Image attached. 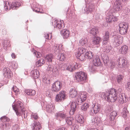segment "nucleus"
Returning a JSON list of instances; mask_svg holds the SVG:
<instances>
[{
    "label": "nucleus",
    "instance_id": "obj_1",
    "mask_svg": "<svg viewBox=\"0 0 130 130\" xmlns=\"http://www.w3.org/2000/svg\"><path fill=\"white\" fill-rule=\"evenodd\" d=\"M69 95L70 98L76 97V103L79 105L86 100L87 93L86 92H82L77 94V92L75 89L71 88L69 91Z\"/></svg>",
    "mask_w": 130,
    "mask_h": 130
},
{
    "label": "nucleus",
    "instance_id": "obj_2",
    "mask_svg": "<svg viewBox=\"0 0 130 130\" xmlns=\"http://www.w3.org/2000/svg\"><path fill=\"white\" fill-rule=\"evenodd\" d=\"M103 99H105L108 102H114L117 100L116 90L115 89H111L105 93H102L100 94Z\"/></svg>",
    "mask_w": 130,
    "mask_h": 130
},
{
    "label": "nucleus",
    "instance_id": "obj_3",
    "mask_svg": "<svg viewBox=\"0 0 130 130\" xmlns=\"http://www.w3.org/2000/svg\"><path fill=\"white\" fill-rule=\"evenodd\" d=\"M4 3V8L7 10H9L11 9L13 10L17 9L21 5L20 2H14L10 4L8 1Z\"/></svg>",
    "mask_w": 130,
    "mask_h": 130
},
{
    "label": "nucleus",
    "instance_id": "obj_4",
    "mask_svg": "<svg viewBox=\"0 0 130 130\" xmlns=\"http://www.w3.org/2000/svg\"><path fill=\"white\" fill-rule=\"evenodd\" d=\"M87 77L86 74L85 73L83 72H80L76 74L74 79L77 82L83 83L86 81Z\"/></svg>",
    "mask_w": 130,
    "mask_h": 130
},
{
    "label": "nucleus",
    "instance_id": "obj_5",
    "mask_svg": "<svg viewBox=\"0 0 130 130\" xmlns=\"http://www.w3.org/2000/svg\"><path fill=\"white\" fill-rule=\"evenodd\" d=\"M23 104L20 101H18L15 104H12L13 109L17 116H20L21 112L23 111Z\"/></svg>",
    "mask_w": 130,
    "mask_h": 130
},
{
    "label": "nucleus",
    "instance_id": "obj_6",
    "mask_svg": "<svg viewBox=\"0 0 130 130\" xmlns=\"http://www.w3.org/2000/svg\"><path fill=\"white\" fill-rule=\"evenodd\" d=\"M118 30L119 33L121 35H125L127 32V29L129 27L128 24L125 22L120 23L119 25Z\"/></svg>",
    "mask_w": 130,
    "mask_h": 130
},
{
    "label": "nucleus",
    "instance_id": "obj_7",
    "mask_svg": "<svg viewBox=\"0 0 130 130\" xmlns=\"http://www.w3.org/2000/svg\"><path fill=\"white\" fill-rule=\"evenodd\" d=\"M1 121L2 122L0 124V126L3 128H6L10 125V119L6 116H3L0 118Z\"/></svg>",
    "mask_w": 130,
    "mask_h": 130
},
{
    "label": "nucleus",
    "instance_id": "obj_8",
    "mask_svg": "<svg viewBox=\"0 0 130 130\" xmlns=\"http://www.w3.org/2000/svg\"><path fill=\"white\" fill-rule=\"evenodd\" d=\"M113 12V9H110L107 12V16L106 18V21L107 22L110 23L113 21L115 22L117 21V18L113 16L112 14Z\"/></svg>",
    "mask_w": 130,
    "mask_h": 130
},
{
    "label": "nucleus",
    "instance_id": "obj_9",
    "mask_svg": "<svg viewBox=\"0 0 130 130\" xmlns=\"http://www.w3.org/2000/svg\"><path fill=\"white\" fill-rule=\"evenodd\" d=\"M92 107L93 109H91L89 112L91 116L97 113L100 110L101 106L100 104L95 103L92 105Z\"/></svg>",
    "mask_w": 130,
    "mask_h": 130
},
{
    "label": "nucleus",
    "instance_id": "obj_10",
    "mask_svg": "<svg viewBox=\"0 0 130 130\" xmlns=\"http://www.w3.org/2000/svg\"><path fill=\"white\" fill-rule=\"evenodd\" d=\"M60 117L63 118H65L66 122L69 125H71L72 124V121L73 119L71 117H68L66 114L61 113L57 114V118Z\"/></svg>",
    "mask_w": 130,
    "mask_h": 130
},
{
    "label": "nucleus",
    "instance_id": "obj_11",
    "mask_svg": "<svg viewBox=\"0 0 130 130\" xmlns=\"http://www.w3.org/2000/svg\"><path fill=\"white\" fill-rule=\"evenodd\" d=\"M118 65L119 67L123 68L127 64V61L124 58L121 57L118 60Z\"/></svg>",
    "mask_w": 130,
    "mask_h": 130
},
{
    "label": "nucleus",
    "instance_id": "obj_12",
    "mask_svg": "<svg viewBox=\"0 0 130 130\" xmlns=\"http://www.w3.org/2000/svg\"><path fill=\"white\" fill-rule=\"evenodd\" d=\"M123 39L122 37L119 35L116 36L114 37V42L115 45L118 46L122 43Z\"/></svg>",
    "mask_w": 130,
    "mask_h": 130
},
{
    "label": "nucleus",
    "instance_id": "obj_13",
    "mask_svg": "<svg viewBox=\"0 0 130 130\" xmlns=\"http://www.w3.org/2000/svg\"><path fill=\"white\" fill-rule=\"evenodd\" d=\"M67 95L64 91H60L57 94V101L60 102L66 99Z\"/></svg>",
    "mask_w": 130,
    "mask_h": 130
},
{
    "label": "nucleus",
    "instance_id": "obj_14",
    "mask_svg": "<svg viewBox=\"0 0 130 130\" xmlns=\"http://www.w3.org/2000/svg\"><path fill=\"white\" fill-rule=\"evenodd\" d=\"M3 75L6 78H10L11 76L12 73L11 70L8 68H5L3 69Z\"/></svg>",
    "mask_w": 130,
    "mask_h": 130
},
{
    "label": "nucleus",
    "instance_id": "obj_15",
    "mask_svg": "<svg viewBox=\"0 0 130 130\" xmlns=\"http://www.w3.org/2000/svg\"><path fill=\"white\" fill-rule=\"evenodd\" d=\"M60 34L64 39H67L69 36L70 32L69 30L64 29L60 31Z\"/></svg>",
    "mask_w": 130,
    "mask_h": 130
},
{
    "label": "nucleus",
    "instance_id": "obj_16",
    "mask_svg": "<svg viewBox=\"0 0 130 130\" xmlns=\"http://www.w3.org/2000/svg\"><path fill=\"white\" fill-rule=\"evenodd\" d=\"M31 126L33 130H39L41 128L40 123L37 121H34Z\"/></svg>",
    "mask_w": 130,
    "mask_h": 130
},
{
    "label": "nucleus",
    "instance_id": "obj_17",
    "mask_svg": "<svg viewBox=\"0 0 130 130\" xmlns=\"http://www.w3.org/2000/svg\"><path fill=\"white\" fill-rule=\"evenodd\" d=\"M109 37V32L108 31H106L105 35L103 37L102 43L103 45H105L107 43L108 41Z\"/></svg>",
    "mask_w": 130,
    "mask_h": 130
},
{
    "label": "nucleus",
    "instance_id": "obj_18",
    "mask_svg": "<svg viewBox=\"0 0 130 130\" xmlns=\"http://www.w3.org/2000/svg\"><path fill=\"white\" fill-rule=\"evenodd\" d=\"M101 41V38L99 37L94 38L91 45L93 46L99 45Z\"/></svg>",
    "mask_w": 130,
    "mask_h": 130
},
{
    "label": "nucleus",
    "instance_id": "obj_19",
    "mask_svg": "<svg viewBox=\"0 0 130 130\" xmlns=\"http://www.w3.org/2000/svg\"><path fill=\"white\" fill-rule=\"evenodd\" d=\"M93 64L95 66H98L100 65L101 62L98 56H96L93 59Z\"/></svg>",
    "mask_w": 130,
    "mask_h": 130
},
{
    "label": "nucleus",
    "instance_id": "obj_20",
    "mask_svg": "<svg viewBox=\"0 0 130 130\" xmlns=\"http://www.w3.org/2000/svg\"><path fill=\"white\" fill-rule=\"evenodd\" d=\"M55 108V106L53 105L48 104L46 106V109L48 112L51 113L54 112Z\"/></svg>",
    "mask_w": 130,
    "mask_h": 130
},
{
    "label": "nucleus",
    "instance_id": "obj_21",
    "mask_svg": "<svg viewBox=\"0 0 130 130\" xmlns=\"http://www.w3.org/2000/svg\"><path fill=\"white\" fill-rule=\"evenodd\" d=\"M31 74V76L35 79H37L39 76V72L37 70H34L32 71Z\"/></svg>",
    "mask_w": 130,
    "mask_h": 130
},
{
    "label": "nucleus",
    "instance_id": "obj_22",
    "mask_svg": "<svg viewBox=\"0 0 130 130\" xmlns=\"http://www.w3.org/2000/svg\"><path fill=\"white\" fill-rule=\"evenodd\" d=\"M79 44L81 46L87 47L88 46L87 40L85 38H82L79 41Z\"/></svg>",
    "mask_w": 130,
    "mask_h": 130
},
{
    "label": "nucleus",
    "instance_id": "obj_23",
    "mask_svg": "<svg viewBox=\"0 0 130 130\" xmlns=\"http://www.w3.org/2000/svg\"><path fill=\"white\" fill-rule=\"evenodd\" d=\"M76 105L75 102H72L71 103V109L70 111V115H72L74 114V112L76 110Z\"/></svg>",
    "mask_w": 130,
    "mask_h": 130
},
{
    "label": "nucleus",
    "instance_id": "obj_24",
    "mask_svg": "<svg viewBox=\"0 0 130 130\" xmlns=\"http://www.w3.org/2000/svg\"><path fill=\"white\" fill-rule=\"evenodd\" d=\"M128 48L126 45L122 46L120 49V52L121 54H125L128 52Z\"/></svg>",
    "mask_w": 130,
    "mask_h": 130
},
{
    "label": "nucleus",
    "instance_id": "obj_25",
    "mask_svg": "<svg viewBox=\"0 0 130 130\" xmlns=\"http://www.w3.org/2000/svg\"><path fill=\"white\" fill-rule=\"evenodd\" d=\"M38 5L37 3L34 2L33 4L31 5V8L33 11H35L36 12H40L39 10V9L38 8Z\"/></svg>",
    "mask_w": 130,
    "mask_h": 130
},
{
    "label": "nucleus",
    "instance_id": "obj_26",
    "mask_svg": "<svg viewBox=\"0 0 130 130\" xmlns=\"http://www.w3.org/2000/svg\"><path fill=\"white\" fill-rule=\"evenodd\" d=\"M25 92L26 94L30 96H33L35 95L36 92L34 90L26 89Z\"/></svg>",
    "mask_w": 130,
    "mask_h": 130
},
{
    "label": "nucleus",
    "instance_id": "obj_27",
    "mask_svg": "<svg viewBox=\"0 0 130 130\" xmlns=\"http://www.w3.org/2000/svg\"><path fill=\"white\" fill-rule=\"evenodd\" d=\"M102 59L103 60L104 64L105 66L108 65V63L109 62V58L107 56L103 55H102Z\"/></svg>",
    "mask_w": 130,
    "mask_h": 130
},
{
    "label": "nucleus",
    "instance_id": "obj_28",
    "mask_svg": "<svg viewBox=\"0 0 130 130\" xmlns=\"http://www.w3.org/2000/svg\"><path fill=\"white\" fill-rule=\"evenodd\" d=\"M121 2H116V4L114 7L115 9L117 11H119L122 9Z\"/></svg>",
    "mask_w": 130,
    "mask_h": 130
},
{
    "label": "nucleus",
    "instance_id": "obj_29",
    "mask_svg": "<svg viewBox=\"0 0 130 130\" xmlns=\"http://www.w3.org/2000/svg\"><path fill=\"white\" fill-rule=\"evenodd\" d=\"M98 32L97 27H94L91 28L90 31V33L93 36H95Z\"/></svg>",
    "mask_w": 130,
    "mask_h": 130
},
{
    "label": "nucleus",
    "instance_id": "obj_30",
    "mask_svg": "<svg viewBox=\"0 0 130 130\" xmlns=\"http://www.w3.org/2000/svg\"><path fill=\"white\" fill-rule=\"evenodd\" d=\"M75 65L74 64H71L67 66V70L72 72L75 70Z\"/></svg>",
    "mask_w": 130,
    "mask_h": 130
},
{
    "label": "nucleus",
    "instance_id": "obj_31",
    "mask_svg": "<svg viewBox=\"0 0 130 130\" xmlns=\"http://www.w3.org/2000/svg\"><path fill=\"white\" fill-rule=\"evenodd\" d=\"M119 99L118 101L121 104L123 103L126 100V98L124 94H120L119 95Z\"/></svg>",
    "mask_w": 130,
    "mask_h": 130
},
{
    "label": "nucleus",
    "instance_id": "obj_32",
    "mask_svg": "<svg viewBox=\"0 0 130 130\" xmlns=\"http://www.w3.org/2000/svg\"><path fill=\"white\" fill-rule=\"evenodd\" d=\"M117 115L116 111H113L111 112L109 115L110 119L111 121L113 120Z\"/></svg>",
    "mask_w": 130,
    "mask_h": 130
},
{
    "label": "nucleus",
    "instance_id": "obj_33",
    "mask_svg": "<svg viewBox=\"0 0 130 130\" xmlns=\"http://www.w3.org/2000/svg\"><path fill=\"white\" fill-rule=\"evenodd\" d=\"M76 57L77 58L79 59L81 61H83L85 59V56L83 54H77Z\"/></svg>",
    "mask_w": 130,
    "mask_h": 130
},
{
    "label": "nucleus",
    "instance_id": "obj_34",
    "mask_svg": "<svg viewBox=\"0 0 130 130\" xmlns=\"http://www.w3.org/2000/svg\"><path fill=\"white\" fill-rule=\"evenodd\" d=\"M92 123H94L98 125L100 122L101 119L100 117H96L92 119Z\"/></svg>",
    "mask_w": 130,
    "mask_h": 130
},
{
    "label": "nucleus",
    "instance_id": "obj_35",
    "mask_svg": "<svg viewBox=\"0 0 130 130\" xmlns=\"http://www.w3.org/2000/svg\"><path fill=\"white\" fill-rule=\"evenodd\" d=\"M53 58V55L52 54H50L47 55L45 57V60L47 61L51 62Z\"/></svg>",
    "mask_w": 130,
    "mask_h": 130
},
{
    "label": "nucleus",
    "instance_id": "obj_36",
    "mask_svg": "<svg viewBox=\"0 0 130 130\" xmlns=\"http://www.w3.org/2000/svg\"><path fill=\"white\" fill-rule=\"evenodd\" d=\"M57 27L59 29H62L64 27L63 21L60 20L57 22Z\"/></svg>",
    "mask_w": 130,
    "mask_h": 130
},
{
    "label": "nucleus",
    "instance_id": "obj_37",
    "mask_svg": "<svg viewBox=\"0 0 130 130\" xmlns=\"http://www.w3.org/2000/svg\"><path fill=\"white\" fill-rule=\"evenodd\" d=\"M58 57L60 61H63L65 59L66 56L63 53H60L59 54Z\"/></svg>",
    "mask_w": 130,
    "mask_h": 130
},
{
    "label": "nucleus",
    "instance_id": "obj_38",
    "mask_svg": "<svg viewBox=\"0 0 130 130\" xmlns=\"http://www.w3.org/2000/svg\"><path fill=\"white\" fill-rule=\"evenodd\" d=\"M77 121L81 124H83L84 122V119L82 115L79 116L77 119Z\"/></svg>",
    "mask_w": 130,
    "mask_h": 130
},
{
    "label": "nucleus",
    "instance_id": "obj_39",
    "mask_svg": "<svg viewBox=\"0 0 130 130\" xmlns=\"http://www.w3.org/2000/svg\"><path fill=\"white\" fill-rule=\"evenodd\" d=\"M123 78V76L122 75H119L118 76L117 79V82L119 84H122Z\"/></svg>",
    "mask_w": 130,
    "mask_h": 130
},
{
    "label": "nucleus",
    "instance_id": "obj_40",
    "mask_svg": "<svg viewBox=\"0 0 130 130\" xmlns=\"http://www.w3.org/2000/svg\"><path fill=\"white\" fill-rule=\"evenodd\" d=\"M89 105L88 103H86L83 104L82 106L81 109L84 111H86L89 108Z\"/></svg>",
    "mask_w": 130,
    "mask_h": 130
},
{
    "label": "nucleus",
    "instance_id": "obj_41",
    "mask_svg": "<svg viewBox=\"0 0 130 130\" xmlns=\"http://www.w3.org/2000/svg\"><path fill=\"white\" fill-rule=\"evenodd\" d=\"M44 63L45 61L43 59H41L36 62V65L37 67H40L44 64Z\"/></svg>",
    "mask_w": 130,
    "mask_h": 130
},
{
    "label": "nucleus",
    "instance_id": "obj_42",
    "mask_svg": "<svg viewBox=\"0 0 130 130\" xmlns=\"http://www.w3.org/2000/svg\"><path fill=\"white\" fill-rule=\"evenodd\" d=\"M85 56L86 58L89 59H91L92 58L93 55L91 52L89 51L85 53Z\"/></svg>",
    "mask_w": 130,
    "mask_h": 130
},
{
    "label": "nucleus",
    "instance_id": "obj_43",
    "mask_svg": "<svg viewBox=\"0 0 130 130\" xmlns=\"http://www.w3.org/2000/svg\"><path fill=\"white\" fill-rule=\"evenodd\" d=\"M86 49L85 48L83 47L79 48L77 54L79 53L81 54H83L86 52Z\"/></svg>",
    "mask_w": 130,
    "mask_h": 130
},
{
    "label": "nucleus",
    "instance_id": "obj_44",
    "mask_svg": "<svg viewBox=\"0 0 130 130\" xmlns=\"http://www.w3.org/2000/svg\"><path fill=\"white\" fill-rule=\"evenodd\" d=\"M3 44L4 47H6L9 46L10 42L9 41L3 40Z\"/></svg>",
    "mask_w": 130,
    "mask_h": 130
},
{
    "label": "nucleus",
    "instance_id": "obj_45",
    "mask_svg": "<svg viewBox=\"0 0 130 130\" xmlns=\"http://www.w3.org/2000/svg\"><path fill=\"white\" fill-rule=\"evenodd\" d=\"M12 90L15 93V94H18L20 93L19 89L15 86H13Z\"/></svg>",
    "mask_w": 130,
    "mask_h": 130
},
{
    "label": "nucleus",
    "instance_id": "obj_46",
    "mask_svg": "<svg viewBox=\"0 0 130 130\" xmlns=\"http://www.w3.org/2000/svg\"><path fill=\"white\" fill-rule=\"evenodd\" d=\"M56 82V81L53 84L52 86V90L54 92H56L57 88L56 86L55 83Z\"/></svg>",
    "mask_w": 130,
    "mask_h": 130
},
{
    "label": "nucleus",
    "instance_id": "obj_47",
    "mask_svg": "<svg viewBox=\"0 0 130 130\" xmlns=\"http://www.w3.org/2000/svg\"><path fill=\"white\" fill-rule=\"evenodd\" d=\"M31 117L35 120H36L38 118V115L37 113H32L31 115Z\"/></svg>",
    "mask_w": 130,
    "mask_h": 130
},
{
    "label": "nucleus",
    "instance_id": "obj_48",
    "mask_svg": "<svg viewBox=\"0 0 130 130\" xmlns=\"http://www.w3.org/2000/svg\"><path fill=\"white\" fill-rule=\"evenodd\" d=\"M72 130H78L79 129L78 125L76 124L74 125L72 127Z\"/></svg>",
    "mask_w": 130,
    "mask_h": 130
},
{
    "label": "nucleus",
    "instance_id": "obj_49",
    "mask_svg": "<svg viewBox=\"0 0 130 130\" xmlns=\"http://www.w3.org/2000/svg\"><path fill=\"white\" fill-rule=\"evenodd\" d=\"M67 66L66 64H63L62 65L60 66V69L61 70H67Z\"/></svg>",
    "mask_w": 130,
    "mask_h": 130
},
{
    "label": "nucleus",
    "instance_id": "obj_50",
    "mask_svg": "<svg viewBox=\"0 0 130 130\" xmlns=\"http://www.w3.org/2000/svg\"><path fill=\"white\" fill-rule=\"evenodd\" d=\"M106 50L105 51L107 53H109L111 49V47L110 46H106L105 48Z\"/></svg>",
    "mask_w": 130,
    "mask_h": 130
},
{
    "label": "nucleus",
    "instance_id": "obj_51",
    "mask_svg": "<svg viewBox=\"0 0 130 130\" xmlns=\"http://www.w3.org/2000/svg\"><path fill=\"white\" fill-rule=\"evenodd\" d=\"M57 85L59 87L58 88L57 87V89H58V91H59L61 89L62 86V84L61 82L60 81H57Z\"/></svg>",
    "mask_w": 130,
    "mask_h": 130
},
{
    "label": "nucleus",
    "instance_id": "obj_52",
    "mask_svg": "<svg viewBox=\"0 0 130 130\" xmlns=\"http://www.w3.org/2000/svg\"><path fill=\"white\" fill-rule=\"evenodd\" d=\"M88 8L89 9V10L90 11V12L91 13L94 9V6L93 5H89Z\"/></svg>",
    "mask_w": 130,
    "mask_h": 130
},
{
    "label": "nucleus",
    "instance_id": "obj_53",
    "mask_svg": "<svg viewBox=\"0 0 130 130\" xmlns=\"http://www.w3.org/2000/svg\"><path fill=\"white\" fill-rule=\"evenodd\" d=\"M17 64L15 62H13L12 63V67L14 69H17L18 68Z\"/></svg>",
    "mask_w": 130,
    "mask_h": 130
},
{
    "label": "nucleus",
    "instance_id": "obj_54",
    "mask_svg": "<svg viewBox=\"0 0 130 130\" xmlns=\"http://www.w3.org/2000/svg\"><path fill=\"white\" fill-rule=\"evenodd\" d=\"M84 10L85 11V12L88 14L90 12V11L89 10V8L86 7L84 9Z\"/></svg>",
    "mask_w": 130,
    "mask_h": 130
},
{
    "label": "nucleus",
    "instance_id": "obj_55",
    "mask_svg": "<svg viewBox=\"0 0 130 130\" xmlns=\"http://www.w3.org/2000/svg\"><path fill=\"white\" fill-rule=\"evenodd\" d=\"M125 87L127 90H130V82H128L126 85Z\"/></svg>",
    "mask_w": 130,
    "mask_h": 130
},
{
    "label": "nucleus",
    "instance_id": "obj_56",
    "mask_svg": "<svg viewBox=\"0 0 130 130\" xmlns=\"http://www.w3.org/2000/svg\"><path fill=\"white\" fill-rule=\"evenodd\" d=\"M123 113H128V110H127V107L126 106H125L124 108H123Z\"/></svg>",
    "mask_w": 130,
    "mask_h": 130
},
{
    "label": "nucleus",
    "instance_id": "obj_57",
    "mask_svg": "<svg viewBox=\"0 0 130 130\" xmlns=\"http://www.w3.org/2000/svg\"><path fill=\"white\" fill-rule=\"evenodd\" d=\"M111 63L110 67L112 69L113 68H114V66L116 65V63L115 62L113 61L111 62Z\"/></svg>",
    "mask_w": 130,
    "mask_h": 130
},
{
    "label": "nucleus",
    "instance_id": "obj_58",
    "mask_svg": "<svg viewBox=\"0 0 130 130\" xmlns=\"http://www.w3.org/2000/svg\"><path fill=\"white\" fill-rule=\"evenodd\" d=\"M44 37L46 39H49V34H45L44 35Z\"/></svg>",
    "mask_w": 130,
    "mask_h": 130
},
{
    "label": "nucleus",
    "instance_id": "obj_59",
    "mask_svg": "<svg viewBox=\"0 0 130 130\" xmlns=\"http://www.w3.org/2000/svg\"><path fill=\"white\" fill-rule=\"evenodd\" d=\"M128 113H123V112H122V116L123 117L125 118L126 116H127Z\"/></svg>",
    "mask_w": 130,
    "mask_h": 130
},
{
    "label": "nucleus",
    "instance_id": "obj_60",
    "mask_svg": "<svg viewBox=\"0 0 130 130\" xmlns=\"http://www.w3.org/2000/svg\"><path fill=\"white\" fill-rule=\"evenodd\" d=\"M53 21L54 23V27H55L57 28V21H56V19L55 20L54 19Z\"/></svg>",
    "mask_w": 130,
    "mask_h": 130
},
{
    "label": "nucleus",
    "instance_id": "obj_61",
    "mask_svg": "<svg viewBox=\"0 0 130 130\" xmlns=\"http://www.w3.org/2000/svg\"><path fill=\"white\" fill-rule=\"evenodd\" d=\"M73 13L72 11H71L70 12V13L69 14V16L68 14L67 15V16L69 17V18L70 17H72L73 15Z\"/></svg>",
    "mask_w": 130,
    "mask_h": 130
},
{
    "label": "nucleus",
    "instance_id": "obj_62",
    "mask_svg": "<svg viewBox=\"0 0 130 130\" xmlns=\"http://www.w3.org/2000/svg\"><path fill=\"white\" fill-rule=\"evenodd\" d=\"M58 130H67L64 127H62L59 128Z\"/></svg>",
    "mask_w": 130,
    "mask_h": 130
},
{
    "label": "nucleus",
    "instance_id": "obj_63",
    "mask_svg": "<svg viewBox=\"0 0 130 130\" xmlns=\"http://www.w3.org/2000/svg\"><path fill=\"white\" fill-rule=\"evenodd\" d=\"M122 91V90L121 88H119L118 90V91H117V93L118 92V93H120Z\"/></svg>",
    "mask_w": 130,
    "mask_h": 130
},
{
    "label": "nucleus",
    "instance_id": "obj_64",
    "mask_svg": "<svg viewBox=\"0 0 130 130\" xmlns=\"http://www.w3.org/2000/svg\"><path fill=\"white\" fill-rule=\"evenodd\" d=\"M11 56L13 58H16V56L14 53H12L11 54Z\"/></svg>",
    "mask_w": 130,
    "mask_h": 130
}]
</instances>
